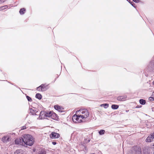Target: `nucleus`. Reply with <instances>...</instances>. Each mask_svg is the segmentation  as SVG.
Listing matches in <instances>:
<instances>
[{"mask_svg": "<svg viewBox=\"0 0 154 154\" xmlns=\"http://www.w3.org/2000/svg\"><path fill=\"white\" fill-rule=\"evenodd\" d=\"M43 154H45V153H44V154H43Z\"/></svg>", "mask_w": 154, "mask_h": 154, "instance_id": "37", "label": "nucleus"}, {"mask_svg": "<svg viewBox=\"0 0 154 154\" xmlns=\"http://www.w3.org/2000/svg\"><path fill=\"white\" fill-rule=\"evenodd\" d=\"M38 154H42L41 153H38Z\"/></svg>", "mask_w": 154, "mask_h": 154, "instance_id": "34", "label": "nucleus"}, {"mask_svg": "<svg viewBox=\"0 0 154 154\" xmlns=\"http://www.w3.org/2000/svg\"><path fill=\"white\" fill-rule=\"evenodd\" d=\"M103 105H103V104H101V105H100V106H103Z\"/></svg>", "mask_w": 154, "mask_h": 154, "instance_id": "33", "label": "nucleus"}, {"mask_svg": "<svg viewBox=\"0 0 154 154\" xmlns=\"http://www.w3.org/2000/svg\"><path fill=\"white\" fill-rule=\"evenodd\" d=\"M153 150L154 151L153 154H154V143L152 147Z\"/></svg>", "mask_w": 154, "mask_h": 154, "instance_id": "30", "label": "nucleus"}, {"mask_svg": "<svg viewBox=\"0 0 154 154\" xmlns=\"http://www.w3.org/2000/svg\"><path fill=\"white\" fill-rule=\"evenodd\" d=\"M153 85H154V81L153 82Z\"/></svg>", "mask_w": 154, "mask_h": 154, "instance_id": "35", "label": "nucleus"}, {"mask_svg": "<svg viewBox=\"0 0 154 154\" xmlns=\"http://www.w3.org/2000/svg\"><path fill=\"white\" fill-rule=\"evenodd\" d=\"M22 151L21 149L17 150L14 152V154H19V153L21 152Z\"/></svg>", "mask_w": 154, "mask_h": 154, "instance_id": "21", "label": "nucleus"}, {"mask_svg": "<svg viewBox=\"0 0 154 154\" xmlns=\"http://www.w3.org/2000/svg\"><path fill=\"white\" fill-rule=\"evenodd\" d=\"M8 7V6L7 5H5L4 6H3L1 7L0 8V10H4Z\"/></svg>", "mask_w": 154, "mask_h": 154, "instance_id": "20", "label": "nucleus"}, {"mask_svg": "<svg viewBox=\"0 0 154 154\" xmlns=\"http://www.w3.org/2000/svg\"><path fill=\"white\" fill-rule=\"evenodd\" d=\"M105 131L104 130H101L99 132V133L100 135H103L104 134Z\"/></svg>", "mask_w": 154, "mask_h": 154, "instance_id": "19", "label": "nucleus"}, {"mask_svg": "<svg viewBox=\"0 0 154 154\" xmlns=\"http://www.w3.org/2000/svg\"><path fill=\"white\" fill-rule=\"evenodd\" d=\"M47 87V86H45V84H42L37 87V90L39 91H43L47 89L48 88H46Z\"/></svg>", "mask_w": 154, "mask_h": 154, "instance_id": "6", "label": "nucleus"}, {"mask_svg": "<svg viewBox=\"0 0 154 154\" xmlns=\"http://www.w3.org/2000/svg\"><path fill=\"white\" fill-rule=\"evenodd\" d=\"M26 97L28 100L29 101V102L32 101V99L30 97H29V96H26Z\"/></svg>", "mask_w": 154, "mask_h": 154, "instance_id": "22", "label": "nucleus"}, {"mask_svg": "<svg viewBox=\"0 0 154 154\" xmlns=\"http://www.w3.org/2000/svg\"><path fill=\"white\" fill-rule=\"evenodd\" d=\"M94 154V153H92V154Z\"/></svg>", "mask_w": 154, "mask_h": 154, "instance_id": "36", "label": "nucleus"}, {"mask_svg": "<svg viewBox=\"0 0 154 154\" xmlns=\"http://www.w3.org/2000/svg\"><path fill=\"white\" fill-rule=\"evenodd\" d=\"M119 107V106L117 105H112L111 106V108L112 109H117Z\"/></svg>", "mask_w": 154, "mask_h": 154, "instance_id": "17", "label": "nucleus"}, {"mask_svg": "<svg viewBox=\"0 0 154 154\" xmlns=\"http://www.w3.org/2000/svg\"><path fill=\"white\" fill-rule=\"evenodd\" d=\"M26 127L25 126H24L22 127L21 128V130H23V129H26Z\"/></svg>", "mask_w": 154, "mask_h": 154, "instance_id": "28", "label": "nucleus"}, {"mask_svg": "<svg viewBox=\"0 0 154 154\" xmlns=\"http://www.w3.org/2000/svg\"><path fill=\"white\" fill-rule=\"evenodd\" d=\"M30 112L32 115L35 114L36 115V113L37 112V111L35 109H34L32 108H30L29 109Z\"/></svg>", "mask_w": 154, "mask_h": 154, "instance_id": "13", "label": "nucleus"}, {"mask_svg": "<svg viewBox=\"0 0 154 154\" xmlns=\"http://www.w3.org/2000/svg\"><path fill=\"white\" fill-rule=\"evenodd\" d=\"M52 143L54 145H56V143L55 142H52Z\"/></svg>", "mask_w": 154, "mask_h": 154, "instance_id": "29", "label": "nucleus"}, {"mask_svg": "<svg viewBox=\"0 0 154 154\" xmlns=\"http://www.w3.org/2000/svg\"><path fill=\"white\" fill-rule=\"evenodd\" d=\"M130 3L132 6L134 7L135 4L133 2H131Z\"/></svg>", "mask_w": 154, "mask_h": 154, "instance_id": "25", "label": "nucleus"}, {"mask_svg": "<svg viewBox=\"0 0 154 154\" xmlns=\"http://www.w3.org/2000/svg\"><path fill=\"white\" fill-rule=\"evenodd\" d=\"M45 112L43 111H41L40 113V115L42 116V115L44 114L45 115Z\"/></svg>", "mask_w": 154, "mask_h": 154, "instance_id": "24", "label": "nucleus"}, {"mask_svg": "<svg viewBox=\"0 0 154 154\" xmlns=\"http://www.w3.org/2000/svg\"><path fill=\"white\" fill-rule=\"evenodd\" d=\"M60 136V134L57 133L52 132L50 135V137L52 139L57 138L59 137Z\"/></svg>", "mask_w": 154, "mask_h": 154, "instance_id": "7", "label": "nucleus"}, {"mask_svg": "<svg viewBox=\"0 0 154 154\" xmlns=\"http://www.w3.org/2000/svg\"><path fill=\"white\" fill-rule=\"evenodd\" d=\"M129 111V110H126V112H128Z\"/></svg>", "mask_w": 154, "mask_h": 154, "instance_id": "32", "label": "nucleus"}, {"mask_svg": "<svg viewBox=\"0 0 154 154\" xmlns=\"http://www.w3.org/2000/svg\"><path fill=\"white\" fill-rule=\"evenodd\" d=\"M134 2L136 3H138L139 2V0H132Z\"/></svg>", "mask_w": 154, "mask_h": 154, "instance_id": "27", "label": "nucleus"}, {"mask_svg": "<svg viewBox=\"0 0 154 154\" xmlns=\"http://www.w3.org/2000/svg\"><path fill=\"white\" fill-rule=\"evenodd\" d=\"M72 121L76 123H80L81 122H84L82 117L80 116L79 114H76L73 115L72 118Z\"/></svg>", "mask_w": 154, "mask_h": 154, "instance_id": "3", "label": "nucleus"}, {"mask_svg": "<svg viewBox=\"0 0 154 154\" xmlns=\"http://www.w3.org/2000/svg\"><path fill=\"white\" fill-rule=\"evenodd\" d=\"M126 97L125 96H121L117 98V100L119 101H123L126 100Z\"/></svg>", "mask_w": 154, "mask_h": 154, "instance_id": "9", "label": "nucleus"}, {"mask_svg": "<svg viewBox=\"0 0 154 154\" xmlns=\"http://www.w3.org/2000/svg\"><path fill=\"white\" fill-rule=\"evenodd\" d=\"M51 115V119L54 120H57V115L56 113L53 112V111Z\"/></svg>", "mask_w": 154, "mask_h": 154, "instance_id": "10", "label": "nucleus"}, {"mask_svg": "<svg viewBox=\"0 0 154 154\" xmlns=\"http://www.w3.org/2000/svg\"><path fill=\"white\" fill-rule=\"evenodd\" d=\"M87 142H86V143H87L89 142H90V140H87Z\"/></svg>", "mask_w": 154, "mask_h": 154, "instance_id": "31", "label": "nucleus"}, {"mask_svg": "<svg viewBox=\"0 0 154 154\" xmlns=\"http://www.w3.org/2000/svg\"><path fill=\"white\" fill-rule=\"evenodd\" d=\"M6 0H0V4L4 2Z\"/></svg>", "mask_w": 154, "mask_h": 154, "instance_id": "26", "label": "nucleus"}, {"mask_svg": "<svg viewBox=\"0 0 154 154\" xmlns=\"http://www.w3.org/2000/svg\"><path fill=\"white\" fill-rule=\"evenodd\" d=\"M103 106L105 108H107L109 106V104L107 103L103 104Z\"/></svg>", "mask_w": 154, "mask_h": 154, "instance_id": "23", "label": "nucleus"}, {"mask_svg": "<svg viewBox=\"0 0 154 154\" xmlns=\"http://www.w3.org/2000/svg\"><path fill=\"white\" fill-rule=\"evenodd\" d=\"M15 142L16 144L25 146V143L24 142L23 138L22 137L16 139L15 140Z\"/></svg>", "mask_w": 154, "mask_h": 154, "instance_id": "4", "label": "nucleus"}, {"mask_svg": "<svg viewBox=\"0 0 154 154\" xmlns=\"http://www.w3.org/2000/svg\"><path fill=\"white\" fill-rule=\"evenodd\" d=\"M35 97L36 98L40 100L42 99V96L40 94L38 93L36 94Z\"/></svg>", "mask_w": 154, "mask_h": 154, "instance_id": "16", "label": "nucleus"}, {"mask_svg": "<svg viewBox=\"0 0 154 154\" xmlns=\"http://www.w3.org/2000/svg\"><path fill=\"white\" fill-rule=\"evenodd\" d=\"M26 11V9L25 8H23L20 9L19 13L20 14H23L25 13V11Z\"/></svg>", "mask_w": 154, "mask_h": 154, "instance_id": "15", "label": "nucleus"}, {"mask_svg": "<svg viewBox=\"0 0 154 154\" xmlns=\"http://www.w3.org/2000/svg\"><path fill=\"white\" fill-rule=\"evenodd\" d=\"M10 140V138L7 136H4L2 138V141L4 143H6Z\"/></svg>", "mask_w": 154, "mask_h": 154, "instance_id": "8", "label": "nucleus"}, {"mask_svg": "<svg viewBox=\"0 0 154 154\" xmlns=\"http://www.w3.org/2000/svg\"><path fill=\"white\" fill-rule=\"evenodd\" d=\"M23 140L25 143V146L27 145L31 146L34 143V140L32 136L28 134H25L23 136Z\"/></svg>", "mask_w": 154, "mask_h": 154, "instance_id": "1", "label": "nucleus"}, {"mask_svg": "<svg viewBox=\"0 0 154 154\" xmlns=\"http://www.w3.org/2000/svg\"><path fill=\"white\" fill-rule=\"evenodd\" d=\"M54 108L56 110H58L59 111H61L62 108L61 107L58 105H55L54 106Z\"/></svg>", "mask_w": 154, "mask_h": 154, "instance_id": "14", "label": "nucleus"}, {"mask_svg": "<svg viewBox=\"0 0 154 154\" xmlns=\"http://www.w3.org/2000/svg\"><path fill=\"white\" fill-rule=\"evenodd\" d=\"M52 111L45 112V116L46 117H51Z\"/></svg>", "mask_w": 154, "mask_h": 154, "instance_id": "11", "label": "nucleus"}, {"mask_svg": "<svg viewBox=\"0 0 154 154\" xmlns=\"http://www.w3.org/2000/svg\"><path fill=\"white\" fill-rule=\"evenodd\" d=\"M135 150L136 154H140L141 153V149L138 147H136L135 149Z\"/></svg>", "mask_w": 154, "mask_h": 154, "instance_id": "12", "label": "nucleus"}, {"mask_svg": "<svg viewBox=\"0 0 154 154\" xmlns=\"http://www.w3.org/2000/svg\"><path fill=\"white\" fill-rule=\"evenodd\" d=\"M77 114H79L82 117V119L85 121V119L87 118L89 115V113L88 110L86 109H80L76 111Z\"/></svg>", "mask_w": 154, "mask_h": 154, "instance_id": "2", "label": "nucleus"}, {"mask_svg": "<svg viewBox=\"0 0 154 154\" xmlns=\"http://www.w3.org/2000/svg\"><path fill=\"white\" fill-rule=\"evenodd\" d=\"M154 141V133L151 134L147 137L146 140L147 142H151Z\"/></svg>", "mask_w": 154, "mask_h": 154, "instance_id": "5", "label": "nucleus"}, {"mask_svg": "<svg viewBox=\"0 0 154 154\" xmlns=\"http://www.w3.org/2000/svg\"><path fill=\"white\" fill-rule=\"evenodd\" d=\"M139 102L140 104L142 105H144L146 103V100L142 99H141L139 100Z\"/></svg>", "mask_w": 154, "mask_h": 154, "instance_id": "18", "label": "nucleus"}]
</instances>
